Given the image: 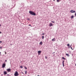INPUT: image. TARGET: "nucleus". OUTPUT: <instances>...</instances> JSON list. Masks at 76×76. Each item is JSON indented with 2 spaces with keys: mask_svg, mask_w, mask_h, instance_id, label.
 Returning a JSON list of instances; mask_svg holds the SVG:
<instances>
[{
  "mask_svg": "<svg viewBox=\"0 0 76 76\" xmlns=\"http://www.w3.org/2000/svg\"><path fill=\"white\" fill-rule=\"evenodd\" d=\"M29 13H30V15H34V16H35V15H36V14L34 12L32 11H29Z\"/></svg>",
  "mask_w": 76,
  "mask_h": 76,
  "instance_id": "nucleus-1",
  "label": "nucleus"
},
{
  "mask_svg": "<svg viewBox=\"0 0 76 76\" xmlns=\"http://www.w3.org/2000/svg\"><path fill=\"white\" fill-rule=\"evenodd\" d=\"M14 75L15 76H19V74L18 73V71L15 72V74Z\"/></svg>",
  "mask_w": 76,
  "mask_h": 76,
  "instance_id": "nucleus-2",
  "label": "nucleus"
},
{
  "mask_svg": "<svg viewBox=\"0 0 76 76\" xmlns=\"http://www.w3.org/2000/svg\"><path fill=\"white\" fill-rule=\"evenodd\" d=\"M5 66H6V64H3L2 65V68H4V67H5Z\"/></svg>",
  "mask_w": 76,
  "mask_h": 76,
  "instance_id": "nucleus-3",
  "label": "nucleus"
},
{
  "mask_svg": "<svg viewBox=\"0 0 76 76\" xmlns=\"http://www.w3.org/2000/svg\"><path fill=\"white\" fill-rule=\"evenodd\" d=\"M7 72H10L11 71V69H7Z\"/></svg>",
  "mask_w": 76,
  "mask_h": 76,
  "instance_id": "nucleus-4",
  "label": "nucleus"
},
{
  "mask_svg": "<svg viewBox=\"0 0 76 76\" xmlns=\"http://www.w3.org/2000/svg\"><path fill=\"white\" fill-rule=\"evenodd\" d=\"M70 12H71V13H75V12H76L75 11H73L72 10H71Z\"/></svg>",
  "mask_w": 76,
  "mask_h": 76,
  "instance_id": "nucleus-5",
  "label": "nucleus"
},
{
  "mask_svg": "<svg viewBox=\"0 0 76 76\" xmlns=\"http://www.w3.org/2000/svg\"><path fill=\"white\" fill-rule=\"evenodd\" d=\"M4 75H7V73L6 71H4Z\"/></svg>",
  "mask_w": 76,
  "mask_h": 76,
  "instance_id": "nucleus-6",
  "label": "nucleus"
},
{
  "mask_svg": "<svg viewBox=\"0 0 76 76\" xmlns=\"http://www.w3.org/2000/svg\"><path fill=\"white\" fill-rule=\"evenodd\" d=\"M64 61H63L62 62V64L63 67H64Z\"/></svg>",
  "mask_w": 76,
  "mask_h": 76,
  "instance_id": "nucleus-7",
  "label": "nucleus"
},
{
  "mask_svg": "<svg viewBox=\"0 0 76 76\" xmlns=\"http://www.w3.org/2000/svg\"><path fill=\"white\" fill-rule=\"evenodd\" d=\"M53 24L52 23H50L49 24V26H53Z\"/></svg>",
  "mask_w": 76,
  "mask_h": 76,
  "instance_id": "nucleus-8",
  "label": "nucleus"
},
{
  "mask_svg": "<svg viewBox=\"0 0 76 76\" xmlns=\"http://www.w3.org/2000/svg\"><path fill=\"white\" fill-rule=\"evenodd\" d=\"M52 41H56V40L55 39V38H54L53 39H52Z\"/></svg>",
  "mask_w": 76,
  "mask_h": 76,
  "instance_id": "nucleus-9",
  "label": "nucleus"
},
{
  "mask_svg": "<svg viewBox=\"0 0 76 76\" xmlns=\"http://www.w3.org/2000/svg\"><path fill=\"white\" fill-rule=\"evenodd\" d=\"M39 44H40V45H42V41L40 42Z\"/></svg>",
  "mask_w": 76,
  "mask_h": 76,
  "instance_id": "nucleus-10",
  "label": "nucleus"
},
{
  "mask_svg": "<svg viewBox=\"0 0 76 76\" xmlns=\"http://www.w3.org/2000/svg\"><path fill=\"white\" fill-rule=\"evenodd\" d=\"M74 18V16L72 15L71 16V19H73Z\"/></svg>",
  "mask_w": 76,
  "mask_h": 76,
  "instance_id": "nucleus-11",
  "label": "nucleus"
},
{
  "mask_svg": "<svg viewBox=\"0 0 76 76\" xmlns=\"http://www.w3.org/2000/svg\"><path fill=\"white\" fill-rule=\"evenodd\" d=\"M41 52H42L41 51H38V54H40V53H41Z\"/></svg>",
  "mask_w": 76,
  "mask_h": 76,
  "instance_id": "nucleus-12",
  "label": "nucleus"
},
{
  "mask_svg": "<svg viewBox=\"0 0 76 76\" xmlns=\"http://www.w3.org/2000/svg\"><path fill=\"white\" fill-rule=\"evenodd\" d=\"M62 59H63V60H66V58L64 57H62Z\"/></svg>",
  "mask_w": 76,
  "mask_h": 76,
  "instance_id": "nucleus-13",
  "label": "nucleus"
},
{
  "mask_svg": "<svg viewBox=\"0 0 76 76\" xmlns=\"http://www.w3.org/2000/svg\"><path fill=\"white\" fill-rule=\"evenodd\" d=\"M66 56H68V57H69V54L67 53H66Z\"/></svg>",
  "mask_w": 76,
  "mask_h": 76,
  "instance_id": "nucleus-14",
  "label": "nucleus"
},
{
  "mask_svg": "<svg viewBox=\"0 0 76 76\" xmlns=\"http://www.w3.org/2000/svg\"><path fill=\"white\" fill-rule=\"evenodd\" d=\"M67 46H68V47H70V45L69 44H68L67 45Z\"/></svg>",
  "mask_w": 76,
  "mask_h": 76,
  "instance_id": "nucleus-15",
  "label": "nucleus"
},
{
  "mask_svg": "<svg viewBox=\"0 0 76 76\" xmlns=\"http://www.w3.org/2000/svg\"><path fill=\"white\" fill-rule=\"evenodd\" d=\"M44 36H42V39H44Z\"/></svg>",
  "mask_w": 76,
  "mask_h": 76,
  "instance_id": "nucleus-16",
  "label": "nucleus"
},
{
  "mask_svg": "<svg viewBox=\"0 0 76 76\" xmlns=\"http://www.w3.org/2000/svg\"><path fill=\"white\" fill-rule=\"evenodd\" d=\"M60 2V0H57V2Z\"/></svg>",
  "mask_w": 76,
  "mask_h": 76,
  "instance_id": "nucleus-17",
  "label": "nucleus"
},
{
  "mask_svg": "<svg viewBox=\"0 0 76 76\" xmlns=\"http://www.w3.org/2000/svg\"><path fill=\"white\" fill-rule=\"evenodd\" d=\"M20 68H21V69H22V68H23V66H20Z\"/></svg>",
  "mask_w": 76,
  "mask_h": 76,
  "instance_id": "nucleus-18",
  "label": "nucleus"
},
{
  "mask_svg": "<svg viewBox=\"0 0 76 76\" xmlns=\"http://www.w3.org/2000/svg\"><path fill=\"white\" fill-rule=\"evenodd\" d=\"M51 22H52V23H55L54 21H51Z\"/></svg>",
  "mask_w": 76,
  "mask_h": 76,
  "instance_id": "nucleus-19",
  "label": "nucleus"
},
{
  "mask_svg": "<svg viewBox=\"0 0 76 76\" xmlns=\"http://www.w3.org/2000/svg\"><path fill=\"white\" fill-rule=\"evenodd\" d=\"M28 26H31V27H32V26H31V24L29 25H28Z\"/></svg>",
  "mask_w": 76,
  "mask_h": 76,
  "instance_id": "nucleus-20",
  "label": "nucleus"
},
{
  "mask_svg": "<svg viewBox=\"0 0 76 76\" xmlns=\"http://www.w3.org/2000/svg\"><path fill=\"white\" fill-rule=\"evenodd\" d=\"M71 49H72V50H73V49H72V45H71Z\"/></svg>",
  "mask_w": 76,
  "mask_h": 76,
  "instance_id": "nucleus-21",
  "label": "nucleus"
},
{
  "mask_svg": "<svg viewBox=\"0 0 76 76\" xmlns=\"http://www.w3.org/2000/svg\"><path fill=\"white\" fill-rule=\"evenodd\" d=\"M25 73V74H26L27 73V71H26Z\"/></svg>",
  "mask_w": 76,
  "mask_h": 76,
  "instance_id": "nucleus-22",
  "label": "nucleus"
},
{
  "mask_svg": "<svg viewBox=\"0 0 76 76\" xmlns=\"http://www.w3.org/2000/svg\"><path fill=\"white\" fill-rule=\"evenodd\" d=\"M27 20H30V19L29 18H27Z\"/></svg>",
  "mask_w": 76,
  "mask_h": 76,
  "instance_id": "nucleus-23",
  "label": "nucleus"
},
{
  "mask_svg": "<svg viewBox=\"0 0 76 76\" xmlns=\"http://www.w3.org/2000/svg\"><path fill=\"white\" fill-rule=\"evenodd\" d=\"M45 58H46V59L48 58H47V56H45Z\"/></svg>",
  "mask_w": 76,
  "mask_h": 76,
  "instance_id": "nucleus-24",
  "label": "nucleus"
},
{
  "mask_svg": "<svg viewBox=\"0 0 76 76\" xmlns=\"http://www.w3.org/2000/svg\"><path fill=\"white\" fill-rule=\"evenodd\" d=\"M25 69H27V68L26 67H25Z\"/></svg>",
  "mask_w": 76,
  "mask_h": 76,
  "instance_id": "nucleus-25",
  "label": "nucleus"
},
{
  "mask_svg": "<svg viewBox=\"0 0 76 76\" xmlns=\"http://www.w3.org/2000/svg\"><path fill=\"white\" fill-rule=\"evenodd\" d=\"M3 47H0V49H1Z\"/></svg>",
  "mask_w": 76,
  "mask_h": 76,
  "instance_id": "nucleus-26",
  "label": "nucleus"
},
{
  "mask_svg": "<svg viewBox=\"0 0 76 76\" xmlns=\"http://www.w3.org/2000/svg\"><path fill=\"white\" fill-rule=\"evenodd\" d=\"M45 34L44 33H43V34H42V35H45Z\"/></svg>",
  "mask_w": 76,
  "mask_h": 76,
  "instance_id": "nucleus-27",
  "label": "nucleus"
},
{
  "mask_svg": "<svg viewBox=\"0 0 76 76\" xmlns=\"http://www.w3.org/2000/svg\"><path fill=\"white\" fill-rule=\"evenodd\" d=\"M0 42L1 43V42H2L1 41H0Z\"/></svg>",
  "mask_w": 76,
  "mask_h": 76,
  "instance_id": "nucleus-28",
  "label": "nucleus"
},
{
  "mask_svg": "<svg viewBox=\"0 0 76 76\" xmlns=\"http://www.w3.org/2000/svg\"><path fill=\"white\" fill-rule=\"evenodd\" d=\"M75 16H76V13H75Z\"/></svg>",
  "mask_w": 76,
  "mask_h": 76,
  "instance_id": "nucleus-29",
  "label": "nucleus"
},
{
  "mask_svg": "<svg viewBox=\"0 0 76 76\" xmlns=\"http://www.w3.org/2000/svg\"><path fill=\"white\" fill-rule=\"evenodd\" d=\"M5 61L6 62V61H7V60H5Z\"/></svg>",
  "mask_w": 76,
  "mask_h": 76,
  "instance_id": "nucleus-30",
  "label": "nucleus"
},
{
  "mask_svg": "<svg viewBox=\"0 0 76 76\" xmlns=\"http://www.w3.org/2000/svg\"><path fill=\"white\" fill-rule=\"evenodd\" d=\"M0 34H1V32L0 31Z\"/></svg>",
  "mask_w": 76,
  "mask_h": 76,
  "instance_id": "nucleus-31",
  "label": "nucleus"
},
{
  "mask_svg": "<svg viewBox=\"0 0 76 76\" xmlns=\"http://www.w3.org/2000/svg\"><path fill=\"white\" fill-rule=\"evenodd\" d=\"M7 76H9V74H7Z\"/></svg>",
  "mask_w": 76,
  "mask_h": 76,
  "instance_id": "nucleus-32",
  "label": "nucleus"
},
{
  "mask_svg": "<svg viewBox=\"0 0 76 76\" xmlns=\"http://www.w3.org/2000/svg\"><path fill=\"white\" fill-rule=\"evenodd\" d=\"M1 26V24H0V26Z\"/></svg>",
  "mask_w": 76,
  "mask_h": 76,
  "instance_id": "nucleus-33",
  "label": "nucleus"
},
{
  "mask_svg": "<svg viewBox=\"0 0 76 76\" xmlns=\"http://www.w3.org/2000/svg\"><path fill=\"white\" fill-rule=\"evenodd\" d=\"M5 54H7L6 53V52H5Z\"/></svg>",
  "mask_w": 76,
  "mask_h": 76,
  "instance_id": "nucleus-34",
  "label": "nucleus"
},
{
  "mask_svg": "<svg viewBox=\"0 0 76 76\" xmlns=\"http://www.w3.org/2000/svg\"><path fill=\"white\" fill-rule=\"evenodd\" d=\"M54 53H55V52H53V53H52V54H54Z\"/></svg>",
  "mask_w": 76,
  "mask_h": 76,
  "instance_id": "nucleus-35",
  "label": "nucleus"
},
{
  "mask_svg": "<svg viewBox=\"0 0 76 76\" xmlns=\"http://www.w3.org/2000/svg\"><path fill=\"white\" fill-rule=\"evenodd\" d=\"M0 54H1V52H0Z\"/></svg>",
  "mask_w": 76,
  "mask_h": 76,
  "instance_id": "nucleus-36",
  "label": "nucleus"
},
{
  "mask_svg": "<svg viewBox=\"0 0 76 76\" xmlns=\"http://www.w3.org/2000/svg\"><path fill=\"white\" fill-rule=\"evenodd\" d=\"M53 56H55V54H54V55H53Z\"/></svg>",
  "mask_w": 76,
  "mask_h": 76,
  "instance_id": "nucleus-37",
  "label": "nucleus"
},
{
  "mask_svg": "<svg viewBox=\"0 0 76 76\" xmlns=\"http://www.w3.org/2000/svg\"><path fill=\"white\" fill-rule=\"evenodd\" d=\"M53 0V1H55V0Z\"/></svg>",
  "mask_w": 76,
  "mask_h": 76,
  "instance_id": "nucleus-38",
  "label": "nucleus"
},
{
  "mask_svg": "<svg viewBox=\"0 0 76 76\" xmlns=\"http://www.w3.org/2000/svg\"><path fill=\"white\" fill-rule=\"evenodd\" d=\"M37 76H39V75H38Z\"/></svg>",
  "mask_w": 76,
  "mask_h": 76,
  "instance_id": "nucleus-39",
  "label": "nucleus"
},
{
  "mask_svg": "<svg viewBox=\"0 0 76 76\" xmlns=\"http://www.w3.org/2000/svg\"><path fill=\"white\" fill-rule=\"evenodd\" d=\"M2 75H3V74H2Z\"/></svg>",
  "mask_w": 76,
  "mask_h": 76,
  "instance_id": "nucleus-40",
  "label": "nucleus"
},
{
  "mask_svg": "<svg viewBox=\"0 0 76 76\" xmlns=\"http://www.w3.org/2000/svg\"><path fill=\"white\" fill-rule=\"evenodd\" d=\"M4 63H5V62H4Z\"/></svg>",
  "mask_w": 76,
  "mask_h": 76,
  "instance_id": "nucleus-41",
  "label": "nucleus"
}]
</instances>
